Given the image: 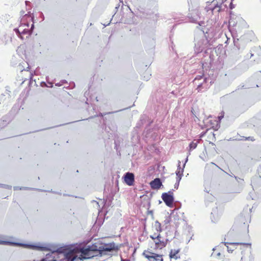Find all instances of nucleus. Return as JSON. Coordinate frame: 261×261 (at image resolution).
<instances>
[{
  "mask_svg": "<svg viewBox=\"0 0 261 261\" xmlns=\"http://www.w3.org/2000/svg\"><path fill=\"white\" fill-rule=\"evenodd\" d=\"M81 246L82 254L80 255L78 258L81 260L90 258L91 257L97 256L98 255H102L100 246L98 247L96 243L89 246L87 248H85L82 245Z\"/></svg>",
  "mask_w": 261,
  "mask_h": 261,
  "instance_id": "nucleus-1",
  "label": "nucleus"
},
{
  "mask_svg": "<svg viewBox=\"0 0 261 261\" xmlns=\"http://www.w3.org/2000/svg\"><path fill=\"white\" fill-rule=\"evenodd\" d=\"M58 256V261H74L77 257L78 254H82L81 246L77 245L70 249L65 253H58L56 252Z\"/></svg>",
  "mask_w": 261,
  "mask_h": 261,
  "instance_id": "nucleus-2",
  "label": "nucleus"
},
{
  "mask_svg": "<svg viewBox=\"0 0 261 261\" xmlns=\"http://www.w3.org/2000/svg\"><path fill=\"white\" fill-rule=\"evenodd\" d=\"M153 227L157 233H154L152 235H150V237L154 241L156 247L162 249L166 246L167 242L164 240L160 233L162 230L161 224L156 221L154 223Z\"/></svg>",
  "mask_w": 261,
  "mask_h": 261,
  "instance_id": "nucleus-3",
  "label": "nucleus"
},
{
  "mask_svg": "<svg viewBox=\"0 0 261 261\" xmlns=\"http://www.w3.org/2000/svg\"><path fill=\"white\" fill-rule=\"evenodd\" d=\"M33 27V24H32L31 28H30L29 23H21L18 28L15 29L14 31L21 40H24L31 35Z\"/></svg>",
  "mask_w": 261,
  "mask_h": 261,
  "instance_id": "nucleus-4",
  "label": "nucleus"
},
{
  "mask_svg": "<svg viewBox=\"0 0 261 261\" xmlns=\"http://www.w3.org/2000/svg\"><path fill=\"white\" fill-rule=\"evenodd\" d=\"M143 254L149 261H163L162 255L158 254L148 250H145Z\"/></svg>",
  "mask_w": 261,
  "mask_h": 261,
  "instance_id": "nucleus-5",
  "label": "nucleus"
},
{
  "mask_svg": "<svg viewBox=\"0 0 261 261\" xmlns=\"http://www.w3.org/2000/svg\"><path fill=\"white\" fill-rule=\"evenodd\" d=\"M162 198L167 206H172L174 201L173 192L170 191L168 193H163Z\"/></svg>",
  "mask_w": 261,
  "mask_h": 261,
  "instance_id": "nucleus-6",
  "label": "nucleus"
},
{
  "mask_svg": "<svg viewBox=\"0 0 261 261\" xmlns=\"http://www.w3.org/2000/svg\"><path fill=\"white\" fill-rule=\"evenodd\" d=\"M224 245L226 246L227 248V251L229 253H232L234 250V248H231L228 246V245H231L232 246L236 245H241L243 246L244 247H251V244L249 243H228V242H224Z\"/></svg>",
  "mask_w": 261,
  "mask_h": 261,
  "instance_id": "nucleus-7",
  "label": "nucleus"
},
{
  "mask_svg": "<svg viewBox=\"0 0 261 261\" xmlns=\"http://www.w3.org/2000/svg\"><path fill=\"white\" fill-rule=\"evenodd\" d=\"M58 254L56 252H52L47 254L45 257L41 259L40 261H58Z\"/></svg>",
  "mask_w": 261,
  "mask_h": 261,
  "instance_id": "nucleus-8",
  "label": "nucleus"
},
{
  "mask_svg": "<svg viewBox=\"0 0 261 261\" xmlns=\"http://www.w3.org/2000/svg\"><path fill=\"white\" fill-rule=\"evenodd\" d=\"M100 248L102 254L104 251H111L117 249V247L115 246V244L114 243L104 244L100 246Z\"/></svg>",
  "mask_w": 261,
  "mask_h": 261,
  "instance_id": "nucleus-9",
  "label": "nucleus"
},
{
  "mask_svg": "<svg viewBox=\"0 0 261 261\" xmlns=\"http://www.w3.org/2000/svg\"><path fill=\"white\" fill-rule=\"evenodd\" d=\"M124 180L128 186H133L135 181L134 174L127 172L124 176Z\"/></svg>",
  "mask_w": 261,
  "mask_h": 261,
  "instance_id": "nucleus-10",
  "label": "nucleus"
},
{
  "mask_svg": "<svg viewBox=\"0 0 261 261\" xmlns=\"http://www.w3.org/2000/svg\"><path fill=\"white\" fill-rule=\"evenodd\" d=\"M180 249L179 248L176 249H171L169 253V257L170 259L177 260L180 258L179 252Z\"/></svg>",
  "mask_w": 261,
  "mask_h": 261,
  "instance_id": "nucleus-11",
  "label": "nucleus"
},
{
  "mask_svg": "<svg viewBox=\"0 0 261 261\" xmlns=\"http://www.w3.org/2000/svg\"><path fill=\"white\" fill-rule=\"evenodd\" d=\"M21 74L22 80H23L24 81L27 80H32L33 74L30 71L28 70H22L21 71Z\"/></svg>",
  "mask_w": 261,
  "mask_h": 261,
  "instance_id": "nucleus-12",
  "label": "nucleus"
},
{
  "mask_svg": "<svg viewBox=\"0 0 261 261\" xmlns=\"http://www.w3.org/2000/svg\"><path fill=\"white\" fill-rule=\"evenodd\" d=\"M150 185L153 189H159L162 186V182L160 178H156L150 182Z\"/></svg>",
  "mask_w": 261,
  "mask_h": 261,
  "instance_id": "nucleus-13",
  "label": "nucleus"
},
{
  "mask_svg": "<svg viewBox=\"0 0 261 261\" xmlns=\"http://www.w3.org/2000/svg\"><path fill=\"white\" fill-rule=\"evenodd\" d=\"M183 172H184V169H181L180 167V165H179L178 168L176 172V174L177 176L176 180L178 182V183H179L180 180L181 178V177L183 175Z\"/></svg>",
  "mask_w": 261,
  "mask_h": 261,
  "instance_id": "nucleus-14",
  "label": "nucleus"
},
{
  "mask_svg": "<svg viewBox=\"0 0 261 261\" xmlns=\"http://www.w3.org/2000/svg\"><path fill=\"white\" fill-rule=\"evenodd\" d=\"M32 248L38 251H46L48 250L47 247L44 245H33Z\"/></svg>",
  "mask_w": 261,
  "mask_h": 261,
  "instance_id": "nucleus-15",
  "label": "nucleus"
},
{
  "mask_svg": "<svg viewBox=\"0 0 261 261\" xmlns=\"http://www.w3.org/2000/svg\"><path fill=\"white\" fill-rule=\"evenodd\" d=\"M210 122L212 124L211 127L214 130H217L219 128V125L218 124V121H217L216 120H210Z\"/></svg>",
  "mask_w": 261,
  "mask_h": 261,
  "instance_id": "nucleus-16",
  "label": "nucleus"
},
{
  "mask_svg": "<svg viewBox=\"0 0 261 261\" xmlns=\"http://www.w3.org/2000/svg\"><path fill=\"white\" fill-rule=\"evenodd\" d=\"M198 143V141H192L189 145V151H191L192 150L195 149L197 147Z\"/></svg>",
  "mask_w": 261,
  "mask_h": 261,
  "instance_id": "nucleus-17",
  "label": "nucleus"
},
{
  "mask_svg": "<svg viewBox=\"0 0 261 261\" xmlns=\"http://www.w3.org/2000/svg\"><path fill=\"white\" fill-rule=\"evenodd\" d=\"M244 138L242 139L241 140L243 141H254L255 139L253 137H243Z\"/></svg>",
  "mask_w": 261,
  "mask_h": 261,
  "instance_id": "nucleus-18",
  "label": "nucleus"
},
{
  "mask_svg": "<svg viewBox=\"0 0 261 261\" xmlns=\"http://www.w3.org/2000/svg\"><path fill=\"white\" fill-rule=\"evenodd\" d=\"M203 75H198V76H197L195 78L194 80H201V79L202 78Z\"/></svg>",
  "mask_w": 261,
  "mask_h": 261,
  "instance_id": "nucleus-19",
  "label": "nucleus"
},
{
  "mask_svg": "<svg viewBox=\"0 0 261 261\" xmlns=\"http://www.w3.org/2000/svg\"><path fill=\"white\" fill-rule=\"evenodd\" d=\"M201 85H199L198 86V87H197V90H198V92H200V91H201Z\"/></svg>",
  "mask_w": 261,
  "mask_h": 261,
  "instance_id": "nucleus-20",
  "label": "nucleus"
},
{
  "mask_svg": "<svg viewBox=\"0 0 261 261\" xmlns=\"http://www.w3.org/2000/svg\"><path fill=\"white\" fill-rule=\"evenodd\" d=\"M223 117V115L220 116L219 118L221 119Z\"/></svg>",
  "mask_w": 261,
  "mask_h": 261,
  "instance_id": "nucleus-21",
  "label": "nucleus"
},
{
  "mask_svg": "<svg viewBox=\"0 0 261 261\" xmlns=\"http://www.w3.org/2000/svg\"><path fill=\"white\" fill-rule=\"evenodd\" d=\"M121 261H129V260H124V259H121Z\"/></svg>",
  "mask_w": 261,
  "mask_h": 261,
  "instance_id": "nucleus-22",
  "label": "nucleus"
},
{
  "mask_svg": "<svg viewBox=\"0 0 261 261\" xmlns=\"http://www.w3.org/2000/svg\"><path fill=\"white\" fill-rule=\"evenodd\" d=\"M204 82H206V79L205 78L204 80Z\"/></svg>",
  "mask_w": 261,
  "mask_h": 261,
  "instance_id": "nucleus-23",
  "label": "nucleus"
},
{
  "mask_svg": "<svg viewBox=\"0 0 261 261\" xmlns=\"http://www.w3.org/2000/svg\"><path fill=\"white\" fill-rule=\"evenodd\" d=\"M260 3H261V0H260Z\"/></svg>",
  "mask_w": 261,
  "mask_h": 261,
  "instance_id": "nucleus-24",
  "label": "nucleus"
}]
</instances>
